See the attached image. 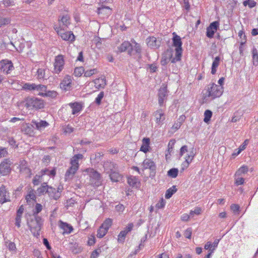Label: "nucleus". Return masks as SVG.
Masks as SVG:
<instances>
[{
	"instance_id": "55",
	"label": "nucleus",
	"mask_w": 258,
	"mask_h": 258,
	"mask_svg": "<svg viewBox=\"0 0 258 258\" xmlns=\"http://www.w3.org/2000/svg\"><path fill=\"white\" fill-rule=\"evenodd\" d=\"M166 201L163 198L161 199L156 204V207L158 209H162L164 207L165 205Z\"/></svg>"
},
{
	"instance_id": "56",
	"label": "nucleus",
	"mask_w": 258,
	"mask_h": 258,
	"mask_svg": "<svg viewBox=\"0 0 258 258\" xmlns=\"http://www.w3.org/2000/svg\"><path fill=\"white\" fill-rule=\"evenodd\" d=\"M97 72L96 69H91L90 70H88L85 71L84 72V76L86 77H89L95 74Z\"/></svg>"
},
{
	"instance_id": "24",
	"label": "nucleus",
	"mask_w": 258,
	"mask_h": 258,
	"mask_svg": "<svg viewBox=\"0 0 258 258\" xmlns=\"http://www.w3.org/2000/svg\"><path fill=\"white\" fill-rule=\"evenodd\" d=\"M103 166L104 170L107 172L111 173L114 170H117V165L113 162L107 161L104 163Z\"/></svg>"
},
{
	"instance_id": "8",
	"label": "nucleus",
	"mask_w": 258,
	"mask_h": 258,
	"mask_svg": "<svg viewBox=\"0 0 258 258\" xmlns=\"http://www.w3.org/2000/svg\"><path fill=\"white\" fill-rule=\"evenodd\" d=\"M64 59L61 55L56 56L54 63V71L56 74H59L63 69L64 66Z\"/></svg>"
},
{
	"instance_id": "64",
	"label": "nucleus",
	"mask_w": 258,
	"mask_h": 258,
	"mask_svg": "<svg viewBox=\"0 0 258 258\" xmlns=\"http://www.w3.org/2000/svg\"><path fill=\"white\" fill-rule=\"evenodd\" d=\"M101 252V249H97L95 250H94L91 255V258H96L98 256L99 253Z\"/></svg>"
},
{
	"instance_id": "47",
	"label": "nucleus",
	"mask_w": 258,
	"mask_h": 258,
	"mask_svg": "<svg viewBox=\"0 0 258 258\" xmlns=\"http://www.w3.org/2000/svg\"><path fill=\"white\" fill-rule=\"evenodd\" d=\"M85 70L83 67H80L76 68L74 70V75L77 77H80L83 74H84Z\"/></svg>"
},
{
	"instance_id": "1",
	"label": "nucleus",
	"mask_w": 258,
	"mask_h": 258,
	"mask_svg": "<svg viewBox=\"0 0 258 258\" xmlns=\"http://www.w3.org/2000/svg\"><path fill=\"white\" fill-rule=\"evenodd\" d=\"M172 38L173 45L175 47V55L174 58L172 60V63H175L181 59L182 53V49L181 47L182 43L180 36L177 35L175 32L173 33Z\"/></svg>"
},
{
	"instance_id": "57",
	"label": "nucleus",
	"mask_w": 258,
	"mask_h": 258,
	"mask_svg": "<svg viewBox=\"0 0 258 258\" xmlns=\"http://www.w3.org/2000/svg\"><path fill=\"white\" fill-rule=\"evenodd\" d=\"M219 26V23L218 21H214L210 24L209 27L210 29H212L215 31H217Z\"/></svg>"
},
{
	"instance_id": "5",
	"label": "nucleus",
	"mask_w": 258,
	"mask_h": 258,
	"mask_svg": "<svg viewBox=\"0 0 258 258\" xmlns=\"http://www.w3.org/2000/svg\"><path fill=\"white\" fill-rule=\"evenodd\" d=\"M208 96L211 97L212 99L220 97L223 92V88L221 86H218L212 84L210 87L207 90Z\"/></svg>"
},
{
	"instance_id": "42",
	"label": "nucleus",
	"mask_w": 258,
	"mask_h": 258,
	"mask_svg": "<svg viewBox=\"0 0 258 258\" xmlns=\"http://www.w3.org/2000/svg\"><path fill=\"white\" fill-rule=\"evenodd\" d=\"M107 229L101 226L97 231V236L99 238H102L107 233Z\"/></svg>"
},
{
	"instance_id": "36",
	"label": "nucleus",
	"mask_w": 258,
	"mask_h": 258,
	"mask_svg": "<svg viewBox=\"0 0 258 258\" xmlns=\"http://www.w3.org/2000/svg\"><path fill=\"white\" fill-rule=\"evenodd\" d=\"M132 45L133 46V54H136L137 55H140L141 52V46L139 43H137L135 40H132Z\"/></svg>"
},
{
	"instance_id": "26",
	"label": "nucleus",
	"mask_w": 258,
	"mask_h": 258,
	"mask_svg": "<svg viewBox=\"0 0 258 258\" xmlns=\"http://www.w3.org/2000/svg\"><path fill=\"white\" fill-rule=\"evenodd\" d=\"M78 168L74 167L73 166H71L67 171L65 174V178L66 180H71L72 179L76 171L78 170Z\"/></svg>"
},
{
	"instance_id": "11",
	"label": "nucleus",
	"mask_w": 258,
	"mask_h": 258,
	"mask_svg": "<svg viewBox=\"0 0 258 258\" xmlns=\"http://www.w3.org/2000/svg\"><path fill=\"white\" fill-rule=\"evenodd\" d=\"M167 96V90L166 86H162L159 90L158 97V103L160 106L163 105L164 102L166 100Z\"/></svg>"
},
{
	"instance_id": "50",
	"label": "nucleus",
	"mask_w": 258,
	"mask_h": 258,
	"mask_svg": "<svg viewBox=\"0 0 258 258\" xmlns=\"http://www.w3.org/2000/svg\"><path fill=\"white\" fill-rule=\"evenodd\" d=\"M37 78L38 79H42L45 78V70L44 69H39L37 72Z\"/></svg>"
},
{
	"instance_id": "4",
	"label": "nucleus",
	"mask_w": 258,
	"mask_h": 258,
	"mask_svg": "<svg viewBox=\"0 0 258 258\" xmlns=\"http://www.w3.org/2000/svg\"><path fill=\"white\" fill-rule=\"evenodd\" d=\"M25 106L29 109H41L44 107L43 100L35 97H28L26 99Z\"/></svg>"
},
{
	"instance_id": "33",
	"label": "nucleus",
	"mask_w": 258,
	"mask_h": 258,
	"mask_svg": "<svg viewBox=\"0 0 258 258\" xmlns=\"http://www.w3.org/2000/svg\"><path fill=\"white\" fill-rule=\"evenodd\" d=\"M103 154L101 153L98 152L92 154L90 156V160L94 163H98L101 160Z\"/></svg>"
},
{
	"instance_id": "61",
	"label": "nucleus",
	"mask_w": 258,
	"mask_h": 258,
	"mask_svg": "<svg viewBox=\"0 0 258 258\" xmlns=\"http://www.w3.org/2000/svg\"><path fill=\"white\" fill-rule=\"evenodd\" d=\"M71 166H73L77 168H79L78 160L76 159L74 156L71 159Z\"/></svg>"
},
{
	"instance_id": "6",
	"label": "nucleus",
	"mask_w": 258,
	"mask_h": 258,
	"mask_svg": "<svg viewBox=\"0 0 258 258\" xmlns=\"http://www.w3.org/2000/svg\"><path fill=\"white\" fill-rule=\"evenodd\" d=\"M54 28L57 32L58 35H59L63 40L68 41L69 42H73L75 40V37L72 32H64L60 26H55Z\"/></svg>"
},
{
	"instance_id": "49",
	"label": "nucleus",
	"mask_w": 258,
	"mask_h": 258,
	"mask_svg": "<svg viewBox=\"0 0 258 258\" xmlns=\"http://www.w3.org/2000/svg\"><path fill=\"white\" fill-rule=\"evenodd\" d=\"M112 223V220L111 219L108 218L105 220L102 223L101 226L105 228L108 230L109 227L111 226Z\"/></svg>"
},
{
	"instance_id": "39",
	"label": "nucleus",
	"mask_w": 258,
	"mask_h": 258,
	"mask_svg": "<svg viewBox=\"0 0 258 258\" xmlns=\"http://www.w3.org/2000/svg\"><path fill=\"white\" fill-rule=\"evenodd\" d=\"M177 191L176 186L173 185L171 187L168 189L165 193V197L167 199H170L172 196Z\"/></svg>"
},
{
	"instance_id": "12",
	"label": "nucleus",
	"mask_w": 258,
	"mask_h": 258,
	"mask_svg": "<svg viewBox=\"0 0 258 258\" xmlns=\"http://www.w3.org/2000/svg\"><path fill=\"white\" fill-rule=\"evenodd\" d=\"M174 58V57H172V51L167 49L162 55L161 64L162 66H165L170 61L172 62V60Z\"/></svg>"
},
{
	"instance_id": "3",
	"label": "nucleus",
	"mask_w": 258,
	"mask_h": 258,
	"mask_svg": "<svg viewBox=\"0 0 258 258\" xmlns=\"http://www.w3.org/2000/svg\"><path fill=\"white\" fill-rule=\"evenodd\" d=\"M85 171L88 173L90 178V182L93 186L98 187L101 184L102 178L100 174L93 168H87Z\"/></svg>"
},
{
	"instance_id": "2",
	"label": "nucleus",
	"mask_w": 258,
	"mask_h": 258,
	"mask_svg": "<svg viewBox=\"0 0 258 258\" xmlns=\"http://www.w3.org/2000/svg\"><path fill=\"white\" fill-rule=\"evenodd\" d=\"M43 223V220L41 217H33V218L28 222L30 230L34 236H39Z\"/></svg>"
},
{
	"instance_id": "46",
	"label": "nucleus",
	"mask_w": 258,
	"mask_h": 258,
	"mask_svg": "<svg viewBox=\"0 0 258 258\" xmlns=\"http://www.w3.org/2000/svg\"><path fill=\"white\" fill-rule=\"evenodd\" d=\"M178 173V170L177 168L170 169L168 171V175L172 178H175L177 177Z\"/></svg>"
},
{
	"instance_id": "17",
	"label": "nucleus",
	"mask_w": 258,
	"mask_h": 258,
	"mask_svg": "<svg viewBox=\"0 0 258 258\" xmlns=\"http://www.w3.org/2000/svg\"><path fill=\"white\" fill-rule=\"evenodd\" d=\"M24 211V207L23 205H21L17 211L15 224L18 228L21 227V219Z\"/></svg>"
},
{
	"instance_id": "13",
	"label": "nucleus",
	"mask_w": 258,
	"mask_h": 258,
	"mask_svg": "<svg viewBox=\"0 0 258 258\" xmlns=\"http://www.w3.org/2000/svg\"><path fill=\"white\" fill-rule=\"evenodd\" d=\"M134 224L133 223H130L124 228V229L121 231L118 235V241L120 242H123L126 237V235L133 229Z\"/></svg>"
},
{
	"instance_id": "51",
	"label": "nucleus",
	"mask_w": 258,
	"mask_h": 258,
	"mask_svg": "<svg viewBox=\"0 0 258 258\" xmlns=\"http://www.w3.org/2000/svg\"><path fill=\"white\" fill-rule=\"evenodd\" d=\"M104 96V94L103 92H100V93L98 95L97 97L95 99V103L99 105L101 103V100Z\"/></svg>"
},
{
	"instance_id": "37",
	"label": "nucleus",
	"mask_w": 258,
	"mask_h": 258,
	"mask_svg": "<svg viewBox=\"0 0 258 258\" xmlns=\"http://www.w3.org/2000/svg\"><path fill=\"white\" fill-rule=\"evenodd\" d=\"M43 206L41 204L36 203L35 207L32 210V216L33 217H39L38 214L42 211Z\"/></svg>"
},
{
	"instance_id": "9",
	"label": "nucleus",
	"mask_w": 258,
	"mask_h": 258,
	"mask_svg": "<svg viewBox=\"0 0 258 258\" xmlns=\"http://www.w3.org/2000/svg\"><path fill=\"white\" fill-rule=\"evenodd\" d=\"M12 163L9 159H5L0 164V173L3 175L8 174L11 170V165Z\"/></svg>"
},
{
	"instance_id": "21",
	"label": "nucleus",
	"mask_w": 258,
	"mask_h": 258,
	"mask_svg": "<svg viewBox=\"0 0 258 258\" xmlns=\"http://www.w3.org/2000/svg\"><path fill=\"white\" fill-rule=\"evenodd\" d=\"M47 194L50 198L55 200L58 199L60 196L59 189L58 188V189L56 190L55 188H53L51 186L49 187Z\"/></svg>"
},
{
	"instance_id": "29",
	"label": "nucleus",
	"mask_w": 258,
	"mask_h": 258,
	"mask_svg": "<svg viewBox=\"0 0 258 258\" xmlns=\"http://www.w3.org/2000/svg\"><path fill=\"white\" fill-rule=\"evenodd\" d=\"M143 144L141 147L140 151L147 153L149 151L150 140L149 138H144L142 141Z\"/></svg>"
},
{
	"instance_id": "52",
	"label": "nucleus",
	"mask_w": 258,
	"mask_h": 258,
	"mask_svg": "<svg viewBox=\"0 0 258 258\" xmlns=\"http://www.w3.org/2000/svg\"><path fill=\"white\" fill-rule=\"evenodd\" d=\"M57 95V93L56 91H47L44 94L43 97H50L51 98H55Z\"/></svg>"
},
{
	"instance_id": "60",
	"label": "nucleus",
	"mask_w": 258,
	"mask_h": 258,
	"mask_svg": "<svg viewBox=\"0 0 258 258\" xmlns=\"http://www.w3.org/2000/svg\"><path fill=\"white\" fill-rule=\"evenodd\" d=\"M7 247L9 250H10L11 251L16 252V244H15L14 242H9L8 243Z\"/></svg>"
},
{
	"instance_id": "19",
	"label": "nucleus",
	"mask_w": 258,
	"mask_h": 258,
	"mask_svg": "<svg viewBox=\"0 0 258 258\" xmlns=\"http://www.w3.org/2000/svg\"><path fill=\"white\" fill-rule=\"evenodd\" d=\"M58 226L60 228L63 230V234L71 233L73 230V228L71 225L67 223L63 222L61 220L59 221Z\"/></svg>"
},
{
	"instance_id": "14",
	"label": "nucleus",
	"mask_w": 258,
	"mask_h": 258,
	"mask_svg": "<svg viewBox=\"0 0 258 258\" xmlns=\"http://www.w3.org/2000/svg\"><path fill=\"white\" fill-rule=\"evenodd\" d=\"M9 192L6 190V187L2 185L0 187V203L3 204L10 201Z\"/></svg>"
},
{
	"instance_id": "48",
	"label": "nucleus",
	"mask_w": 258,
	"mask_h": 258,
	"mask_svg": "<svg viewBox=\"0 0 258 258\" xmlns=\"http://www.w3.org/2000/svg\"><path fill=\"white\" fill-rule=\"evenodd\" d=\"M10 23V19L9 18L0 17V27L9 24Z\"/></svg>"
},
{
	"instance_id": "40",
	"label": "nucleus",
	"mask_w": 258,
	"mask_h": 258,
	"mask_svg": "<svg viewBox=\"0 0 258 258\" xmlns=\"http://www.w3.org/2000/svg\"><path fill=\"white\" fill-rule=\"evenodd\" d=\"M252 61L254 66H256L258 64V52L255 48H253L252 51Z\"/></svg>"
},
{
	"instance_id": "38",
	"label": "nucleus",
	"mask_w": 258,
	"mask_h": 258,
	"mask_svg": "<svg viewBox=\"0 0 258 258\" xmlns=\"http://www.w3.org/2000/svg\"><path fill=\"white\" fill-rule=\"evenodd\" d=\"M49 186L46 184V183L44 182L42 185L37 189L38 193L39 195H44L47 194Z\"/></svg>"
},
{
	"instance_id": "34",
	"label": "nucleus",
	"mask_w": 258,
	"mask_h": 258,
	"mask_svg": "<svg viewBox=\"0 0 258 258\" xmlns=\"http://www.w3.org/2000/svg\"><path fill=\"white\" fill-rule=\"evenodd\" d=\"M220 58L219 56H217L215 58L212 65L211 74L214 75L217 71V68L219 65Z\"/></svg>"
},
{
	"instance_id": "45",
	"label": "nucleus",
	"mask_w": 258,
	"mask_h": 258,
	"mask_svg": "<svg viewBox=\"0 0 258 258\" xmlns=\"http://www.w3.org/2000/svg\"><path fill=\"white\" fill-rule=\"evenodd\" d=\"M36 84H30V83H25L23 85V89L26 90L28 91H35Z\"/></svg>"
},
{
	"instance_id": "53",
	"label": "nucleus",
	"mask_w": 258,
	"mask_h": 258,
	"mask_svg": "<svg viewBox=\"0 0 258 258\" xmlns=\"http://www.w3.org/2000/svg\"><path fill=\"white\" fill-rule=\"evenodd\" d=\"M244 182V178L239 176H235V184L238 186L242 184Z\"/></svg>"
},
{
	"instance_id": "20",
	"label": "nucleus",
	"mask_w": 258,
	"mask_h": 258,
	"mask_svg": "<svg viewBox=\"0 0 258 258\" xmlns=\"http://www.w3.org/2000/svg\"><path fill=\"white\" fill-rule=\"evenodd\" d=\"M69 105L72 109V114L74 115L79 113L83 108L82 104L80 102L70 103Z\"/></svg>"
},
{
	"instance_id": "35",
	"label": "nucleus",
	"mask_w": 258,
	"mask_h": 258,
	"mask_svg": "<svg viewBox=\"0 0 258 258\" xmlns=\"http://www.w3.org/2000/svg\"><path fill=\"white\" fill-rule=\"evenodd\" d=\"M164 113L161 110H157L154 113V116L156 118L155 120L156 123L159 124L160 122H161L164 120L165 118L162 117Z\"/></svg>"
},
{
	"instance_id": "32",
	"label": "nucleus",
	"mask_w": 258,
	"mask_h": 258,
	"mask_svg": "<svg viewBox=\"0 0 258 258\" xmlns=\"http://www.w3.org/2000/svg\"><path fill=\"white\" fill-rule=\"evenodd\" d=\"M95 86L96 88H104L106 85V80L103 78H100L94 80Z\"/></svg>"
},
{
	"instance_id": "43",
	"label": "nucleus",
	"mask_w": 258,
	"mask_h": 258,
	"mask_svg": "<svg viewBox=\"0 0 258 258\" xmlns=\"http://www.w3.org/2000/svg\"><path fill=\"white\" fill-rule=\"evenodd\" d=\"M212 114V112L211 110H206L204 112V122L208 123L210 120Z\"/></svg>"
},
{
	"instance_id": "58",
	"label": "nucleus",
	"mask_w": 258,
	"mask_h": 258,
	"mask_svg": "<svg viewBox=\"0 0 258 258\" xmlns=\"http://www.w3.org/2000/svg\"><path fill=\"white\" fill-rule=\"evenodd\" d=\"M216 31L210 29V28L208 27L207 28V32H206V35L208 37L211 38L213 37Z\"/></svg>"
},
{
	"instance_id": "15",
	"label": "nucleus",
	"mask_w": 258,
	"mask_h": 258,
	"mask_svg": "<svg viewBox=\"0 0 258 258\" xmlns=\"http://www.w3.org/2000/svg\"><path fill=\"white\" fill-rule=\"evenodd\" d=\"M147 45L149 47L153 49L158 48L161 45V40L157 39L155 37H150L147 39Z\"/></svg>"
},
{
	"instance_id": "16",
	"label": "nucleus",
	"mask_w": 258,
	"mask_h": 258,
	"mask_svg": "<svg viewBox=\"0 0 258 258\" xmlns=\"http://www.w3.org/2000/svg\"><path fill=\"white\" fill-rule=\"evenodd\" d=\"M72 78L70 76H66L60 84V87L65 90L68 91L71 88Z\"/></svg>"
},
{
	"instance_id": "10",
	"label": "nucleus",
	"mask_w": 258,
	"mask_h": 258,
	"mask_svg": "<svg viewBox=\"0 0 258 258\" xmlns=\"http://www.w3.org/2000/svg\"><path fill=\"white\" fill-rule=\"evenodd\" d=\"M117 51L119 52H122L126 51L127 54L132 55L133 54V46L128 41L123 42L120 46L117 47Z\"/></svg>"
},
{
	"instance_id": "18",
	"label": "nucleus",
	"mask_w": 258,
	"mask_h": 258,
	"mask_svg": "<svg viewBox=\"0 0 258 258\" xmlns=\"http://www.w3.org/2000/svg\"><path fill=\"white\" fill-rule=\"evenodd\" d=\"M34 127L33 123L31 122V123H25L23 124L22 131L25 134L32 136L34 135Z\"/></svg>"
},
{
	"instance_id": "30",
	"label": "nucleus",
	"mask_w": 258,
	"mask_h": 258,
	"mask_svg": "<svg viewBox=\"0 0 258 258\" xmlns=\"http://www.w3.org/2000/svg\"><path fill=\"white\" fill-rule=\"evenodd\" d=\"M58 20L61 22L63 25L66 27L70 24V16L68 14L60 16Z\"/></svg>"
},
{
	"instance_id": "28",
	"label": "nucleus",
	"mask_w": 258,
	"mask_h": 258,
	"mask_svg": "<svg viewBox=\"0 0 258 258\" xmlns=\"http://www.w3.org/2000/svg\"><path fill=\"white\" fill-rule=\"evenodd\" d=\"M110 178L113 182H118L122 179V175L119 173L117 170L112 171L109 174Z\"/></svg>"
},
{
	"instance_id": "63",
	"label": "nucleus",
	"mask_w": 258,
	"mask_h": 258,
	"mask_svg": "<svg viewBox=\"0 0 258 258\" xmlns=\"http://www.w3.org/2000/svg\"><path fill=\"white\" fill-rule=\"evenodd\" d=\"M175 141V140H170L168 145V152L169 153H170L174 147Z\"/></svg>"
},
{
	"instance_id": "59",
	"label": "nucleus",
	"mask_w": 258,
	"mask_h": 258,
	"mask_svg": "<svg viewBox=\"0 0 258 258\" xmlns=\"http://www.w3.org/2000/svg\"><path fill=\"white\" fill-rule=\"evenodd\" d=\"M202 211V209L200 208L197 207L194 210H191L190 212V215L191 217H193L194 214L199 215L201 214Z\"/></svg>"
},
{
	"instance_id": "54",
	"label": "nucleus",
	"mask_w": 258,
	"mask_h": 258,
	"mask_svg": "<svg viewBox=\"0 0 258 258\" xmlns=\"http://www.w3.org/2000/svg\"><path fill=\"white\" fill-rule=\"evenodd\" d=\"M2 2L5 7L13 6L15 5L14 0H3Z\"/></svg>"
},
{
	"instance_id": "22",
	"label": "nucleus",
	"mask_w": 258,
	"mask_h": 258,
	"mask_svg": "<svg viewBox=\"0 0 258 258\" xmlns=\"http://www.w3.org/2000/svg\"><path fill=\"white\" fill-rule=\"evenodd\" d=\"M32 123H33L34 128L39 131L43 130L45 127H47L49 125L48 123L45 120H40L38 122L36 120H33L32 121Z\"/></svg>"
},
{
	"instance_id": "25",
	"label": "nucleus",
	"mask_w": 258,
	"mask_h": 258,
	"mask_svg": "<svg viewBox=\"0 0 258 258\" xmlns=\"http://www.w3.org/2000/svg\"><path fill=\"white\" fill-rule=\"evenodd\" d=\"M127 183L133 187L137 188L140 185V182L138 177L134 176H130L127 178Z\"/></svg>"
},
{
	"instance_id": "44",
	"label": "nucleus",
	"mask_w": 258,
	"mask_h": 258,
	"mask_svg": "<svg viewBox=\"0 0 258 258\" xmlns=\"http://www.w3.org/2000/svg\"><path fill=\"white\" fill-rule=\"evenodd\" d=\"M43 177L41 175H36L33 179V183L34 185H38L40 182L43 181Z\"/></svg>"
},
{
	"instance_id": "41",
	"label": "nucleus",
	"mask_w": 258,
	"mask_h": 258,
	"mask_svg": "<svg viewBox=\"0 0 258 258\" xmlns=\"http://www.w3.org/2000/svg\"><path fill=\"white\" fill-rule=\"evenodd\" d=\"M248 171V167L247 166H241L235 173V176H239L242 174L246 173Z\"/></svg>"
},
{
	"instance_id": "7",
	"label": "nucleus",
	"mask_w": 258,
	"mask_h": 258,
	"mask_svg": "<svg viewBox=\"0 0 258 258\" xmlns=\"http://www.w3.org/2000/svg\"><path fill=\"white\" fill-rule=\"evenodd\" d=\"M14 69L13 64L11 60L3 59L0 61V70L3 73L10 74Z\"/></svg>"
},
{
	"instance_id": "31",
	"label": "nucleus",
	"mask_w": 258,
	"mask_h": 258,
	"mask_svg": "<svg viewBox=\"0 0 258 258\" xmlns=\"http://www.w3.org/2000/svg\"><path fill=\"white\" fill-rule=\"evenodd\" d=\"M47 87L43 85H36L35 91L38 92V95L44 96V94L46 92Z\"/></svg>"
},
{
	"instance_id": "62",
	"label": "nucleus",
	"mask_w": 258,
	"mask_h": 258,
	"mask_svg": "<svg viewBox=\"0 0 258 258\" xmlns=\"http://www.w3.org/2000/svg\"><path fill=\"white\" fill-rule=\"evenodd\" d=\"M195 156V154L193 152H191L189 154H188L185 158V161H188V163H190L193 160Z\"/></svg>"
},
{
	"instance_id": "23",
	"label": "nucleus",
	"mask_w": 258,
	"mask_h": 258,
	"mask_svg": "<svg viewBox=\"0 0 258 258\" xmlns=\"http://www.w3.org/2000/svg\"><path fill=\"white\" fill-rule=\"evenodd\" d=\"M142 166L144 169H150L152 171H154L156 169L155 163L149 159H145L142 163Z\"/></svg>"
},
{
	"instance_id": "27",
	"label": "nucleus",
	"mask_w": 258,
	"mask_h": 258,
	"mask_svg": "<svg viewBox=\"0 0 258 258\" xmlns=\"http://www.w3.org/2000/svg\"><path fill=\"white\" fill-rule=\"evenodd\" d=\"M69 247L71 251L74 254L79 253L83 250V248L82 247V246L79 245L78 243L76 242L70 243Z\"/></svg>"
}]
</instances>
